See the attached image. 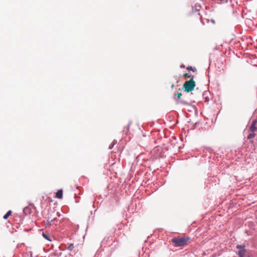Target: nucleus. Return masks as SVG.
<instances>
[{"mask_svg":"<svg viewBox=\"0 0 257 257\" xmlns=\"http://www.w3.org/2000/svg\"><path fill=\"white\" fill-rule=\"evenodd\" d=\"M195 8L197 11H199L200 9L201 8V6L199 4H196L195 6Z\"/></svg>","mask_w":257,"mask_h":257,"instance_id":"17","label":"nucleus"},{"mask_svg":"<svg viewBox=\"0 0 257 257\" xmlns=\"http://www.w3.org/2000/svg\"><path fill=\"white\" fill-rule=\"evenodd\" d=\"M42 235L46 239H47L48 240H49L50 241L51 239L50 238V237L48 236L46 234H45V233L43 232L42 233Z\"/></svg>","mask_w":257,"mask_h":257,"instance_id":"16","label":"nucleus"},{"mask_svg":"<svg viewBox=\"0 0 257 257\" xmlns=\"http://www.w3.org/2000/svg\"><path fill=\"white\" fill-rule=\"evenodd\" d=\"M57 220V218H55V219H51V220H50L49 218H48V221L49 222H50L51 223L54 222L55 221H56Z\"/></svg>","mask_w":257,"mask_h":257,"instance_id":"20","label":"nucleus"},{"mask_svg":"<svg viewBox=\"0 0 257 257\" xmlns=\"http://www.w3.org/2000/svg\"><path fill=\"white\" fill-rule=\"evenodd\" d=\"M246 251V250L245 249V248H244L243 249H242V250H239L238 251V252L237 253V254L238 255V256H242L243 257L245 252Z\"/></svg>","mask_w":257,"mask_h":257,"instance_id":"7","label":"nucleus"},{"mask_svg":"<svg viewBox=\"0 0 257 257\" xmlns=\"http://www.w3.org/2000/svg\"><path fill=\"white\" fill-rule=\"evenodd\" d=\"M184 76L186 78H191V79H193V76L189 75L188 73L185 74Z\"/></svg>","mask_w":257,"mask_h":257,"instance_id":"18","label":"nucleus"},{"mask_svg":"<svg viewBox=\"0 0 257 257\" xmlns=\"http://www.w3.org/2000/svg\"><path fill=\"white\" fill-rule=\"evenodd\" d=\"M177 103H181V104H184V105H186L189 104V103L188 102H187L186 101L183 100H179L177 102Z\"/></svg>","mask_w":257,"mask_h":257,"instance_id":"13","label":"nucleus"},{"mask_svg":"<svg viewBox=\"0 0 257 257\" xmlns=\"http://www.w3.org/2000/svg\"><path fill=\"white\" fill-rule=\"evenodd\" d=\"M256 122H257L256 119H254L253 120H252L251 125H255V126L256 124Z\"/></svg>","mask_w":257,"mask_h":257,"instance_id":"21","label":"nucleus"},{"mask_svg":"<svg viewBox=\"0 0 257 257\" xmlns=\"http://www.w3.org/2000/svg\"><path fill=\"white\" fill-rule=\"evenodd\" d=\"M190 239L189 237L182 238H173L172 242L175 243V245L178 247L184 246L186 243Z\"/></svg>","mask_w":257,"mask_h":257,"instance_id":"3","label":"nucleus"},{"mask_svg":"<svg viewBox=\"0 0 257 257\" xmlns=\"http://www.w3.org/2000/svg\"><path fill=\"white\" fill-rule=\"evenodd\" d=\"M74 248V244L72 243L69 244L67 247V249L70 251L72 250Z\"/></svg>","mask_w":257,"mask_h":257,"instance_id":"14","label":"nucleus"},{"mask_svg":"<svg viewBox=\"0 0 257 257\" xmlns=\"http://www.w3.org/2000/svg\"><path fill=\"white\" fill-rule=\"evenodd\" d=\"M255 136V134L254 133H250L247 136V139L248 140L252 139L254 138Z\"/></svg>","mask_w":257,"mask_h":257,"instance_id":"12","label":"nucleus"},{"mask_svg":"<svg viewBox=\"0 0 257 257\" xmlns=\"http://www.w3.org/2000/svg\"><path fill=\"white\" fill-rule=\"evenodd\" d=\"M12 214V211L11 210H9L8 211L6 214L5 215H4V216H3V218L5 219H7L8 217L11 215V214Z\"/></svg>","mask_w":257,"mask_h":257,"instance_id":"9","label":"nucleus"},{"mask_svg":"<svg viewBox=\"0 0 257 257\" xmlns=\"http://www.w3.org/2000/svg\"><path fill=\"white\" fill-rule=\"evenodd\" d=\"M118 242L112 237H108L107 238H105L101 242V246H104L109 248L110 253L113 252L115 249L118 247Z\"/></svg>","mask_w":257,"mask_h":257,"instance_id":"1","label":"nucleus"},{"mask_svg":"<svg viewBox=\"0 0 257 257\" xmlns=\"http://www.w3.org/2000/svg\"><path fill=\"white\" fill-rule=\"evenodd\" d=\"M195 87V82L193 79L186 81L183 84V89L184 91L189 92L192 91Z\"/></svg>","mask_w":257,"mask_h":257,"instance_id":"2","label":"nucleus"},{"mask_svg":"<svg viewBox=\"0 0 257 257\" xmlns=\"http://www.w3.org/2000/svg\"><path fill=\"white\" fill-rule=\"evenodd\" d=\"M209 92L208 91H204L203 93V97L205 102H208L209 101V97L208 96Z\"/></svg>","mask_w":257,"mask_h":257,"instance_id":"5","label":"nucleus"},{"mask_svg":"<svg viewBox=\"0 0 257 257\" xmlns=\"http://www.w3.org/2000/svg\"><path fill=\"white\" fill-rule=\"evenodd\" d=\"M23 211L25 215H28L30 213L31 209L28 206H27L24 208Z\"/></svg>","mask_w":257,"mask_h":257,"instance_id":"8","label":"nucleus"},{"mask_svg":"<svg viewBox=\"0 0 257 257\" xmlns=\"http://www.w3.org/2000/svg\"><path fill=\"white\" fill-rule=\"evenodd\" d=\"M56 214H57V215L58 216H59V217H60V215H61L60 213L59 212H57L56 213Z\"/></svg>","mask_w":257,"mask_h":257,"instance_id":"22","label":"nucleus"},{"mask_svg":"<svg viewBox=\"0 0 257 257\" xmlns=\"http://www.w3.org/2000/svg\"><path fill=\"white\" fill-rule=\"evenodd\" d=\"M182 96V93H181V90L179 89L178 91H177V94H175V99L177 101V102L179 101V100H180L181 99L180 98H181V96Z\"/></svg>","mask_w":257,"mask_h":257,"instance_id":"4","label":"nucleus"},{"mask_svg":"<svg viewBox=\"0 0 257 257\" xmlns=\"http://www.w3.org/2000/svg\"><path fill=\"white\" fill-rule=\"evenodd\" d=\"M187 70H192L194 72L196 71V68H193L191 66L188 67L187 68Z\"/></svg>","mask_w":257,"mask_h":257,"instance_id":"19","label":"nucleus"},{"mask_svg":"<svg viewBox=\"0 0 257 257\" xmlns=\"http://www.w3.org/2000/svg\"><path fill=\"white\" fill-rule=\"evenodd\" d=\"M245 245L244 244H242V245H237L236 246V248L237 249H238L239 250L243 249L244 248H245Z\"/></svg>","mask_w":257,"mask_h":257,"instance_id":"10","label":"nucleus"},{"mask_svg":"<svg viewBox=\"0 0 257 257\" xmlns=\"http://www.w3.org/2000/svg\"><path fill=\"white\" fill-rule=\"evenodd\" d=\"M257 130V127L255 125H251L249 127V131L251 132H255Z\"/></svg>","mask_w":257,"mask_h":257,"instance_id":"11","label":"nucleus"},{"mask_svg":"<svg viewBox=\"0 0 257 257\" xmlns=\"http://www.w3.org/2000/svg\"><path fill=\"white\" fill-rule=\"evenodd\" d=\"M56 198L58 199H61L63 197V191L62 190H59L57 191L56 194Z\"/></svg>","mask_w":257,"mask_h":257,"instance_id":"6","label":"nucleus"},{"mask_svg":"<svg viewBox=\"0 0 257 257\" xmlns=\"http://www.w3.org/2000/svg\"><path fill=\"white\" fill-rule=\"evenodd\" d=\"M116 143V141L113 140L112 143L109 146L108 149H109V150L111 149Z\"/></svg>","mask_w":257,"mask_h":257,"instance_id":"15","label":"nucleus"}]
</instances>
